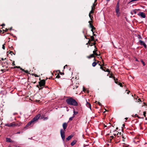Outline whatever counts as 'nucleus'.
Returning <instances> with one entry per match:
<instances>
[{
	"mask_svg": "<svg viewBox=\"0 0 147 147\" xmlns=\"http://www.w3.org/2000/svg\"><path fill=\"white\" fill-rule=\"evenodd\" d=\"M109 139L111 142L113 139L115 143H117L121 141L124 142L125 138L122 134H121V132H118L117 134H114V136H111Z\"/></svg>",
	"mask_w": 147,
	"mask_h": 147,
	"instance_id": "1",
	"label": "nucleus"
},
{
	"mask_svg": "<svg viewBox=\"0 0 147 147\" xmlns=\"http://www.w3.org/2000/svg\"><path fill=\"white\" fill-rule=\"evenodd\" d=\"M66 101L67 104L71 105L76 106L78 105V102L72 97H68L66 99Z\"/></svg>",
	"mask_w": 147,
	"mask_h": 147,
	"instance_id": "2",
	"label": "nucleus"
},
{
	"mask_svg": "<svg viewBox=\"0 0 147 147\" xmlns=\"http://www.w3.org/2000/svg\"><path fill=\"white\" fill-rule=\"evenodd\" d=\"M2 65L3 67L5 68L3 69H2L1 71L3 72L5 71L8 70L7 68L8 67V63L7 62H5L4 63H2Z\"/></svg>",
	"mask_w": 147,
	"mask_h": 147,
	"instance_id": "3",
	"label": "nucleus"
},
{
	"mask_svg": "<svg viewBox=\"0 0 147 147\" xmlns=\"http://www.w3.org/2000/svg\"><path fill=\"white\" fill-rule=\"evenodd\" d=\"M95 7H94L92 6L91 10L90 11L89 13V17L90 18V19L91 20H92L93 17L91 14L94 13V11L95 10Z\"/></svg>",
	"mask_w": 147,
	"mask_h": 147,
	"instance_id": "4",
	"label": "nucleus"
},
{
	"mask_svg": "<svg viewBox=\"0 0 147 147\" xmlns=\"http://www.w3.org/2000/svg\"><path fill=\"white\" fill-rule=\"evenodd\" d=\"M34 122L32 120L26 124V125L25 126L24 128L27 129L28 128L30 127L31 126V125L32 123H33Z\"/></svg>",
	"mask_w": 147,
	"mask_h": 147,
	"instance_id": "5",
	"label": "nucleus"
},
{
	"mask_svg": "<svg viewBox=\"0 0 147 147\" xmlns=\"http://www.w3.org/2000/svg\"><path fill=\"white\" fill-rule=\"evenodd\" d=\"M60 134L62 140H63L64 141L65 140V132L63 131L62 129H61Z\"/></svg>",
	"mask_w": 147,
	"mask_h": 147,
	"instance_id": "6",
	"label": "nucleus"
},
{
	"mask_svg": "<svg viewBox=\"0 0 147 147\" xmlns=\"http://www.w3.org/2000/svg\"><path fill=\"white\" fill-rule=\"evenodd\" d=\"M39 86L41 87L44 86L45 84V80H42L39 82Z\"/></svg>",
	"mask_w": 147,
	"mask_h": 147,
	"instance_id": "7",
	"label": "nucleus"
},
{
	"mask_svg": "<svg viewBox=\"0 0 147 147\" xmlns=\"http://www.w3.org/2000/svg\"><path fill=\"white\" fill-rule=\"evenodd\" d=\"M40 117V114H38L36 115L32 119V120L34 122L36 121H37L38 119Z\"/></svg>",
	"mask_w": 147,
	"mask_h": 147,
	"instance_id": "8",
	"label": "nucleus"
},
{
	"mask_svg": "<svg viewBox=\"0 0 147 147\" xmlns=\"http://www.w3.org/2000/svg\"><path fill=\"white\" fill-rule=\"evenodd\" d=\"M88 39H89V40L88 41V42L87 43L86 45L89 44V45L90 46H92L93 45H95V44H96L95 41H94V42L92 43L91 42V41H92V40H91L89 38H88Z\"/></svg>",
	"mask_w": 147,
	"mask_h": 147,
	"instance_id": "9",
	"label": "nucleus"
},
{
	"mask_svg": "<svg viewBox=\"0 0 147 147\" xmlns=\"http://www.w3.org/2000/svg\"><path fill=\"white\" fill-rule=\"evenodd\" d=\"M139 16H140L143 18H144L146 17V15L145 13L143 12H140V13L138 14Z\"/></svg>",
	"mask_w": 147,
	"mask_h": 147,
	"instance_id": "10",
	"label": "nucleus"
},
{
	"mask_svg": "<svg viewBox=\"0 0 147 147\" xmlns=\"http://www.w3.org/2000/svg\"><path fill=\"white\" fill-rule=\"evenodd\" d=\"M116 12V13L118 17H119L120 15V13L119 11L120 9L119 8H116L115 9Z\"/></svg>",
	"mask_w": 147,
	"mask_h": 147,
	"instance_id": "11",
	"label": "nucleus"
},
{
	"mask_svg": "<svg viewBox=\"0 0 147 147\" xmlns=\"http://www.w3.org/2000/svg\"><path fill=\"white\" fill-rule=\"evenodd\" d=\"M139 42L141 45H143L145 48L146 47V45L144 41L141 40H140Z\"/></svg>",
	"mask_w": 147,
	"mask_h": 147,
	"instance_id": "12",
	"label": "nucleus"
},
{
	"mask_svg": "<svg viewBox=\"0 0 147 147\" xmlns=\"http://www.w3.org/2000/svg\"><path fill=\"white\" fill-rule=\"evenodd\" d=\"M6 141L9 142H13V141H12L10 138H6Z\"/></svg>",
	"mask_w": 147,
	"mask_h": 147,
	"instance_id": "13",
	"label": "nucleus"
},
{
	"mask_svg": "<svg viewBox=\"0 0 147 147\" xmlns=\"http://www.w3.org/2000/svg\"><path fill=\"white\" fill-rule=\"evenodd\" d=\"M92 21H89V23L90 27L91 28H95L94 26L92 24Z\"/></svg>",
	"mask_w": 147,
	"mask_h": 147,
	"instance_id": "14",
	"label": "nucleus"
},
{
	"mask_svg": "<svg viewBox=\"0 0 147 147\" xmlns=\"http://www.w3.org/2000/svg\"><path fill=\"white\" fill-rule=\"evenodd\" d=\"M67 126V124L66 123H64L63 124V129H65Z\"/></svg>",
	"mask_w": 147,
	"mask_h": 147,
	"instance_id": "15",
	"label": "nucleus"
},
{
	"mask_svg": "<svg viewBox=\"0 0 147 147\" xmlns=\"http://www.w3.org/2000/svg\"><path fill=\"white\" fill-rule=\"evenodd\" d=\"M73 136L72 135H71L69 136L66 139V140L69 141L71 139V138Z\"/></svg>",
	"mask_w": 147,
	"mask_h": 147,
	"instance_id": "16",
	"label": "nucleus"
},
{
	"mask_svg": "<svg viewBox=\"0 0 147 147\" xmlns=\"http://www.w3.org/2000/svg\"><path fill=\"white\" fill-rule=\"evenodd\" d=\"M77 141L76 140H73L71 143V146H73L76 143Z\"/></svg>",
	"mask_w": 147,
	"mask_h": 147,
	"instance_id": "17",
	"label": "nucleus"
},
{
	"mask_svg": "<svg viewBox=\"0 0 147 147\" xmlns=\"http://www.w3.org/2000/svg\"><path fill=\"white\" fill-rule=\"evenodd\" d=\"M86 105L91 110V105L89 103L87 102V103L86 104Z\"/></svg>",
	"mask_w": 147,
	"mask_h": 147,
	"instance_id": "18",
	"label": "nucleus"
},
{
	"mask_svg": "<svg viewBox=\"0 0 147 147\" xmlns=\"http://www.w3.org/2000/svg\"><path fill=\"white\" fill-rule=\"evenodd\" d=\"M22 123L20 122H18L17 123H15V126H19L21 125Z\"/></svg>",
	"mask_w": 147,
	"mask_h": 147,
	"instance_id": "19",
	"label": "nucleus"
},
{
	"mask_svg": "<svg viewBox=\"0 0 147 147\" xmlns=\"http://www.w3.org/2000/svg\"><path fill=\"white\" fill-rule=\"evenodd\" d=\"M94 57V54H92L90 55L89 56H88L87 57L88 59H90L92 57Z\"/></svg>",
	"mask_w": 147,
	"mask_h": 147,
	"instance_id": "20",
	"label": "nucleus"
},
{
	"mask_svg": "<svg viewBox=\"0 0 147 147\" xmlns=\"http://www.w3.org/2000/svg\"><path fill=\"white\" fill-rule=\"evenodd\" d=\"M94 55H96V56H100V54H98V53L94 51H93V54Z\"/></svg>",
	"mask_w": 147,
	"mask_h": 147,
	"instance_id": "21",
	"label": "nucleus"
},
{
	"mask_svg": "<svg viewBox=\"0 0 147 147\" xmlns=\"http://www.w3.org/2000/svg\"><path fill=\"white\" fill-rule=\"evenodd\" d=\"M73 111H74V114H73V116H75V115H77L78 113V112L76 111H75V109H74Z\"/></svg>",
	"mask_w": 147,
	"mask_h": 147,
	"instance_id": "22",
	"label": "nucleus"
},
{
	"mask_svg": "<svg viewBox=\"0 0 147 147\" xmlns=\"http://www.w3.org/2000/svg\"><path fill=\"white\" fill-rule=\"evenodd\" d=\"M119 8V1L117 3L116 6V8Z\"/></svg>",
	"mask_w": 147,
	"mask_h": 147,
	"instance_id": "23",
	"label": "nucleus"
},
{
	"mask_svg": "<svg viewBox=\"0 0 147 147\" xmlns=\"http://www.w3.org/2000/svg\"><path fill=\"white\" fill-rule=\"evenodd\" d=\"M97 64V63L96 62H94L92 63V66L93 67H95Z\"/></svg>",
	"mask_w": 147,
	"mask_h": 147,
	"instance_id": "24",
	"label": "nucleus"
},
{
	"mask_svg": "<svg viewBox=\"0 0 147 147\" xmlns=\"http://www.w3.org/2000/svg\"><path fill=\"white\" fill-rule=\"evenodd\" d=\"M5 125V126H8L9 127H11V123L6 124Z\"/></svg>",
	"mask_w": 147,
	"mask_h": 147,
	"instance_id": "25",
	"label": "nucleus"
},
{
	"mask_svg": "<svg viewBox=\"0 0 147 147\" xmlns=\"http://www.w3.org/2000/svg\"><path fill=\"white\" fill-rule=\"evenodd\" d=\"M90 38H91V39L90 40H92L93 41H94V42L95 41H94V38L93 36H90Z\"/></svg>",
	"mask_w": 147,
	"mask_h": 147,
	"instance_id": "26",
	"label": "nucleus"
},
{
	"mask_svg": "<svg viewBox=\"0 0 147 147\" xmlns=\"http://www.w3.org/2000/svg\"><path fill=\"white\" fill-rule=\"evenodd\" d=\"M134 98H135L136 100L138 102H141V100L140 98H139L138 99H137V98H136V97H135Z\"/></svg>",
	"mask_w": 147,
	"mask_h": 147,
	"instance_id": "27",
	"label": "nucleus"
},
{
	"mask_svg": "<svg viewBox=\"0 0 147 147\" xmlns=\"http://www.w3.org/2000/svg\"><path fill=\"white\" fill-rule=\"evenodd\" d=\"M11 127H14L15 126V122H13L12 123H11Z\"/></svg>",
	"mask_w": 147,
	"mask_h": 147,
	"instance_id": "28",
	"label": "nucleus"
},
{
	"mask_svg": "<svg viewBox=\"0 0 147 147\" xmlns=\"http://www.w3.org/2000/svg\"><path fill=\"white\" fill-rule=\"evenodd\" d=\"M105 71L106 72H109L108 74H109L110 73V71H109V69H106V70H105V71Z\"/></svg>",
	"mask_w": 147,
	"mask_h": 147,
	"instance_id": "29",
	"label": "nucleus"
},
{
	"mask_svg": "<svg viewBox=\"0 0 147 147\" xmlns=\"http://www.w3.org/2000/svg\"><path fill=\"white\" fill-rule=\"evenodd\" d=\"M75 116H73L72 117H71L69 119V120L71 121L73 120V118L75 117Z\"/></svg>",
	"mask_w": 147,
	"mask_h": 147,
	"instance_id": "30",
	"label": "nucleus"
},
{
	"mask_svg": "<svg viewBox=\"0 0 147 147\" xmlns=\"http://www.w3.org/2000/svg\"><path fill=\"white\" fill-rule=\"evenodd\" d=\"M9 54H11V55H12V54H13L14 55H15V54L12 51H10L9 53Z\"/></svg>",
	"mask_w": 147,
	"mask_h": 147,
	"instance_id": "31",
	"label": "nucleus"
},
{
	"mask_svg": "<svg viewBox=\"0 0 147 147\" xmlns=\"http://www.w3.org/2000/svg\"><path fill=\"white\" fill-rule=\"evenodd\" d=\"M95 29V28H91V31L93 33H94V30Z\"/></svg>",
	"mask_w": 147,
	"mask_h": 147,
	"instance_id": "32",
	"label": "nucleus"
},
{
	"mask_svg": "<svg viewBox=\"0 0 147 147\" xmlns=\"http://www.w3.org/2000/svg\"><path fill=\"white\" fill-rule=\"evenodd\" d=\"M141 62L142 63L143 66H144L145 65V63L142 60H141Z\"/></svg>",
	"mask_w": 147,
	"mask_h": 147,
	"instance_id": "33",
	"label": "nucleus"
},
{
	"mask_svg": "<svg viewBox=\"0 0 147 147\" xmlns=\"http://www.w3.org/2000/svg\"><path fill=\"white\" fill-rule=\"evenodd\" d=\"M94 47L95 49H94V51L96 52L97 51V48L96 47V46L95 45L94 46Z\"/></svg>",
	"mask_w": 147,
	"mask_h": 147,
	"instance_id": "34",
	"label": "nucleus"
},
{
	"mask_svg": "<svg viewBox=\"0 0 147 147\" xmlns=\"http://www.w3.org/2000/svg\"><path fill=\"white\" fill-rule=\"evenodd\" d=\"M118 85H119L121 87H123L122 84L120 82L118 83Z\"/></svg>",
	"mask_w": 147,
	"mask_h": 147,
	"instance_id": "35",
	"label": "nucleus"
},
{
	"mask_svg": "<svg viewBox=\"0 0 147 147\" xmlns=\"http://www.w3.org/2000/svg\"><path fill=\"white\" fill-rule=\"evenodd\" d=\"M100 68L102 69L103 71H105V70H103V66H102V65H100Z\"/></svg>",
	"mask_w": 147,
	"mask_h": 147,
	"instance_id": "36",
	"label": "nucleus"
},
{
	"mask_svg": "<svg viewBox=\"0 0 147 147\" xmlns=\"http://www.w3.org/2000/svg\"><path fill=\"white\" fill-rule=\"evenodd\" d=\"M114 133L113 134V135H114V134H116L118 133L117 131L116 130H115L114 131Z\"/></svg>",
	"mask_w": 147,
	"mask_h": 147,
	"instance_id": "37",
	"label": "nucleus"
},
{
	"mask_svg": "<svg viewBox=\"0 0 147 147\" xmlns=\"http://www.w3.org/2000/svg\"><path fill=\"white\" fill-rule=\"evenodd\" d=\"M146 111H144L143 112V115L145 117H146Z\"/></svg>",
	"mask_w": 147,
	"mask_h": 147,
	"instance_id": "38",
	"label": "nucleus"
},
{
	"mask_svg": "<svg viewBox=\"0 0 147 147\" xmlns=\"http://www.w3.org/2000/svg\"><path fill=\"white\" fill-rule=\"evenodd\" d=\"M5 44H4L2 45V49L4 50L5 49Z\"/></svg>",
	"mask_w": 147,
	"mask_h": 147,
	"instance_id": "39",
	"label": "nucleus"
},
{
	"mask_svg": "<svg viewBox=\"0 0 147 147\" xmlns=\"http://www.w3.org/2000/svg\"><path fill=\"white\" fill-rule=\"evenodd\" d=\"M24 72L25 73H27V74L29 73V72L27 70H24Z\"/></svg>",
	"mask_w": 147,
	"mask_h": 147,
	"instance_id": "40",
	"label": "nucleus"
},
{
	"mask_svg": "<svg viewBox=\"0 0 147 147\" xmlns=\"http://www.w3.org/2000/svg\"><path fill=\"white\" fill-rule=\"evenodd\" d=\"M114 78V80H115V83L116 84H118V83H119V82H118V81H116L115 80V78Z\"/></svg>",
	"mask_w": 147,
	"mask_h": 147,
	"instance_id": "41",
	"label": "nucleus"
},
{
	"mask_svg": "<svg viewBox=\"0 0 147 147\" xmlns=\"http://www.w3.org/2000/svg\"><path fill=\"white\" fill-rule=\"evenodd\" d=\"M20 68V66H16L15 67H14L13 68Z\"/></svg>",
	"mask_w": 147,
	"mask_h": 147,
	"instance_id": "42",
	"label": "nucleus"
},
{
	"mask_svg": "<svg viewBox=\"0 0 147 147\" xmlns=\"http://www.w3.org/2000/svg\"><path fill=\"white\" fill-rule=\"evenodd\" d=\"M133 12L135 14H136V9L134 10L133 11Z\"/></svg>",
	"mask_w": 147,
	"mask_h": 147,
	"instance_id": "43",
	"label": "nucleus"
},
{
	"mask_svg": "<svg viewBox=\"0 0 147 147\" xmlns=\"http://www.w3.org/2000/svg\"><path fill=\"white\" fill-rule=\"evenodd\" d=\"M48 119V117H45L44 118L43 120L45 121V120H46L47 119Z\"/></svg>",
	"mask_w": 147,
	"mask_h": 147,
	"instance_id": "44",
	"label": "nucleus"
},
{
	"mask_svg": "<svg viewBox=\"0 0 147 147\" xmlns=\"http://www.w3.org/2000/svg\"><path fill=\"white\" fill-rule=\"evenodd\" d=\"M60 77V76L59 75H58L56 77V78H59Z\"/></svg>",
	"mask_w": 147,
	"mask_h": 147,
	"instance_id": "45",
	"label": "nucleus"
},
{
	"mask_svg": "<svg viewBox=\"0 0 147 147\" xmlns=\"http://www.w3.org/2000/svg\"><path fill=\"white\" fill-rule=\"evenodd\" d=\"M135 116H136V117H138V118H140V117H139L138 116V115H137V114H136V115H135Z\"/></svg>",
	"mask_w": 147,
	"mask_h": 147,
	"instance_id": "46",
	"label": "nucleus"
},
{
	"mask_svg": "<svg viewBox=\"0 0 147 147\" xmlns=\"http://www.w3.org/2000/svg\"><path fill=\"white\" fill-rule=\"evenodd\" d=\"M138 1V0H131L130 1V2H132L135 1Z\"/></svg>",
	"mask_w": 147,
	"mask_h": 147,
	"instance_id": "47",
	"label": "nucleus"
},
{
	"mask_svg": "<svg viewBox=\"0 0 147 147\" xmlns=\"http://www.w3.org/2000/svg\"><path fill=\"white\" fill-rule=\"evenodd\" d=\"M12 65H15V64L14 63V61H13V62L12 63Z\"/></svg>",
	"mask_w": 147,
	"mask_h": 147,
	"instance_id": "48",
	"label": "nucleus"
},
{
	"mask_svg": "<svg viewBox=\"0 0 147 147\" xmlns=\"http://www.w3.org/2000/svg\"><path fill=\"white\" fill-rule=\"evenodd\" d=\"M21 133V132L20 131H18L17 132V133H16V134H20Z\"/></svg>",
	"mask_w": 147,
	"mask_h": 147,
	"instance_id": "49",
	"label": "nucleus"
},
{
	"mask_svg": "<svg viewBox=\"0 0 147 147\" xmlns=\"http://www.w3.org/2000/svg\"><path fill=\"white\" fill-rule=\"evenodd\" d=\"M98 104L99 106H100L101 105V104L99 102H98Z\"/></svg>",
	"mask_w": 147,
	"mask_h": 147,
	"instance_id": "50",
	"label": "nucleus"
},
{
	"mask_svg": "<svg viewBox=\"0 0 147 147\" xmlns=\"http://www.w3.org/2000/svg\"><path fill=\"white\" fill-rule=\"evenodd\" d=\"M20 69L23 71H24V70L22 68H20Z\"/></svg>",
	"mask_w": 147,
	"mask_h": 147,
	"instance_id": "51",
	"label": "nucleus"
},
{
	"mask_svg": "<svg viewBox=\"0 0 147 147\" xmlns=\"http://www.w3.org/2000/svg\"><path fill=\"white\" fill-rule=\"evenodd\" d=\"M95 6H96V5H95V4H94V3L93 4V5H92V6L94 7H95Z\"/></svg>",
	"mask_w": 147,
	"mask_h": 147,
	"instance_id": "52",
	"label": "nucleus"
},
{
	"mask_svg": "<svg viewBox=\"0 0 147 147\" xmlns=\"http://www.w3.org/2000/svg\"><path fill=\"white\" fill-rule=\"evenodd\" d=\"M102 61H103V64L101 65H102V66H103L104 65V63L103 62V60H102Z\"/></svg>",
	"mask_w": 147,
	"mask_h": 147,
	"instance_id": "53",
	"label": "nucleus"
},
{
	"mask_svg": "<svg viewBox=\"0 0 147 147\" xmlns=\"http://www.w3.org/2000/svg\"><path fill=\"white\" fill-rule=\"evenodd\" d=\"M34 75L35 77H37L38 76L36 74H35Z\"/></svg>",
	"mask_w": 147,
	"mask_h": 147,
	"instance_id": "54",
	"label": "nucleus"
},
{
	"mask_svg": "<svg viewBox=\"0 0 147 147\" xmlns=\"http://www.w3.org/2000/svg\"><path fill=\"white\" fill-rule=\"evenodd\" d=\"M43 118H44V117H43V116H41L40 117V118H41V119H43Z\"/></svg>",
	"mask_w": 147,
	"mask_h": 147,
	"instance_id": "55",
	"label": "nucleus"
},
{
	"mask_svg": "<svg viewBox=\"0 0 147 147\" xmlns=\"http://www.w3.org/2000/svg\"><path fill=\"white\" fill-rule=\"evenodd\" d=\"M84 36L86 38V39H88V38H87L86 36L84 35Z\"/></svg>",
	"mask_w": 147,
	"mask_h": 147,
	"instance_id": "56",
	"label": "nucleus"
},
{
	"mask_svg": "<svg viewBox=\"0 0 147 147\" xmlns=\"http://www.w3.org/2000/svg\"><path fill=\"white\" fill-rule=\"evenodd\" d=\"M2 26H4L5 25V24H2Z\"/></svg>",
	"mask_w": 147,
	"mask_h": 147,
	"instance_id": "57",
	"label": "nucleus"
},
{
	"mask_svg": "<svg viewBox=\"0 0 147 147\" xmlns=\"http://www.w3.org/2000/svg\"><path fill=\"white\" fill-rule=\"evenodd\" d=\"M60 74H61V75H62L63 74V73L61 72H60Z\"/></svg>",
	"mask_w": 147,
	"mask_h": 147,
	"instance_id": "58",
	"label": "nucleus"
},
{
	"mask_svg": "<svg viewBox=\"0 0 147 147\" xmlns=\"http://www.w3.org/2000/svg\"><path fill=\"white\" fill-rule=\"evenodd\" d=\"M93 36H96V35H95V34H94V33H93Z\"/></svg>",
	"mask_w": 147,
	"mask_h": 147,
	"instance_id": "59",
	"label": "nucleus"
},
{
	"mask_svg": "<svg viewBox=\"0 0 147 147\" xmlns=\"http://www.w3.org/2000/svg\"><path fill=\"white\" fill-rule=\"evenodd\" d=\"M66 66H67V65H66L65 66H64V68H65V67Z\"/></svg>",
	"mask_w": 147,
	"mask_h": 147,
	"instance_id": "60",
	"label": "nucleus"
},
{
	"mask_svg": "<svg viewBox=\"0 0 147 147\" xmlns=\"http://www.w3.org/2000/svg\"><path fill=\"white\" fill-rule=\"evenodd\" d=\"M107 1V2H109V1L110 0H106Z\"/></svg>",
	"mask_w": 147,
	"mask_h": 147,
	"instance_id": "61",
	"label": "nucleus"
},
{
	"mask_svg": "<svg viewBox=\"0 0 147 147\" xmlns=\"http://www.w3.org/2000/svg\"><path fill=\"white\" fill-rule=\"evenodd\" d=\"M136 61H138V60L137 59H136Z\"/></svg>",
	"mask_w": 147,
	"mask_h": 147,
	"instance_id": "62",
	"label": "nucleus"
},
{
	"mask_svg": "<svg viewBox=\"0 0 147 147\" xmlns=\"http://www.w3.org/2000/svg\"><path fill=\"white\" fill-rule=\"evenodd\" d=\"M130 92V91H129L128 92H127V94H129V93Z\"/></svg>",
	"mask_w": 147,
	"mask_h": 147,
	"instance_id": "63",
	"label": "nucleus"
},
{
	"mask_svg": "<svg viewBox=\"0 0 147 147\" xmlns=\"http://www.w3.org/2000/svg\"><path fill=\"white\" fill-rule=\"evenodd\" d=\"M94 61H96V59H95V58H94Z\"/></svg>",
	"mask_w": 147,
	"mask_h": 147,
	"instance_id": "64",
	"label": "nucleus"
}]
</instances>
